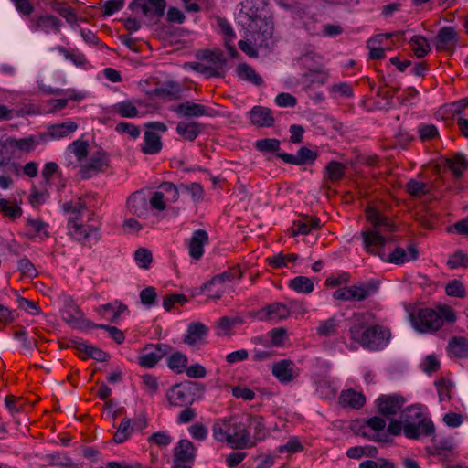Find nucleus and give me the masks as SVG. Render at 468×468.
I'll return each instance as SVG.
<instances>
[{
    "mask_svg": "<svg viewBox=\"0 0 468 468\" xmlns=\"http://www.w3.org/2000/svg\"><path fill=\"white\" fill-rule=\"evenodd\" d=\"M265 5H259L258 0H245L241 3L239 18L251 32L261 33L264 37H271L272 27L262 15Z\"/></svg>",
    "mask_w": 468,
    "mask_h": 468,
    "instance_id": "4",
    "label": "nucleus"
},
{
    "mask_svg": "<svg viewBox=\"0 0 468 468\" xmlns=\"http://www.w3.org/2000/svg\"><path fill=\"white\" fill-rule=\"evenodd\" d=\"M202 125L197 122H178L176 126V132L185 140L194 141L197 135L201 133Z\"/></svg>",
    "mask_w": 468,
    "mask_h": 468,
    "instance_id": "28",
    "label": "nucleus"
},
{
    "mask_svg": "<svg viewBox=\"0 0 468 468\" xmlns=\"http://www.w3.org/2000/svg\"><path fill=\"white\" fill-rule=\"evenodd\" d=\"M446 293L449 296L463 298L465 296V288L463 284L457 280L449 282L445 288Z\"/></svg>",
    "mask_w": 468,
    "mask_h": 468,
    "instance_id": "64",
    "label": "nucleus"
},
{
    "mask_svg": "<svg viewBox=\"0 0 468 468\" xmlns=\"http://www.w3.org/2000/svg\"><path fill=\"white\" fill-rule=\"evenodd\" d=\"M110 165L108 155L102 150H96L80 164V176L83 179H88L93 176L103 173Z\"/></svg>",
    "mask_w": 468,
    "mask_h": 468,
    "instance_id": "6",
    "label": "nucleus"
},
{
    "mask_svg": "<svg viewBox=\"0 0 468 468\" xmlns=\"http://www.w3.org/2000/svg\"><path fill=\"white\" fill-rule=\"evenodd\" d=\"M218 27H220L222 33L225 35V46L229 52L231 57H235L238 52L235 47L232 45V41L235 37L234 31L231 26L225 19H218Z\"/></svg>",
    "mask_w": 468,
    "mask_h": 468,
    "instance_id": "38",
    "label": "nucleus"
},
{
    "mask_svg": "<svg viewBox=\"0 0 468 468\" xmlns=\"http://www.w3.org/2000/svg\"><path fill=\"white\" fill-rule=\"evenodd\" d=\"M196 458V448L188 440H181L174 450V468H190Z\"/></svg>",
    "mask_w": 468,
    "mask_h": 468,
    "instance_id": "9",
    "label": "nucleus"
},
{
    "mask_svg": "<svg viewBox=\"0 0 468 468\" xmlns=\"http://www.w3.org/2000/svg\"><path fill=\"white\" fill-rule=\"evenodd\" d=\"M187 365V357L181 353H175L168 358V367L173 370L181 372Z\"/></svg>",
    "mask_w": 468,
    "mask_h": 468,
    "instance_id": "60",
    "label": "nucleus"
},
{
    "mask_svg": "<svg viewBox=\"0 0 468 468\" xmlns=\"http://www.w3.org/2000/svg\"><path fill=\"white\" fill-rule=\"evenodd\" d=\"M136 265L144 270H148L153 262V254L147 248L141 247L133 254Z\"/></svg>",
    "mask_w": 468,
    "mask_h": 468,
    "instance_id": "46",
    "label": "nucleus"
},
{
    "mask_svg": "<svg viewBox=\"0 0 468 468\" xmlns=\"http://www.w3.org/2000/svg\"><path fill=\"white\" fill-rule=\"evenodd\" d=\"M68 149L76 156L80 165L88 157L89 144L85 141L76 140L69 145Z\"/></svg>",
    "mask_w": 468,
    "mask_h": 468,
    "instance_id": "47",
    "label": "nucleus"
},
{
    "mask_svg": "<svg viewBox=\"0 0 468 468\" xmlns=\"http://www.w3.org/2000/svg\"><path fill=\"white\" fill-rule=\"evenodd\" d=\"M289 286L295 292L301 293H310L314 290L312 280L305 276H298L291 280Z\"/></svg>",
    "mask_w": 468,
    "mask_h": 468,
    "instance_id": "45",
    "label": "nucleus"
},
{
    "mask_svg": "<svg viewBox=\"0 0 468 468\" xmlns=\"http://www.w3.org/2000/svg\"><path fill=\"white\" fill-rule=\"evenodd\" d=\"M339 321L335 316L330 317L324 321L320 322L316 331L320 336L329 337L335 335L337 332Z\"/></svg>",
    "mask_w": 468,
    "mask_h": 468,
    "instance_id": "41",
    "label": "nucleus"
},
{
    "mask_svg": "<svg viewBox=\"0 0 468 468\" xmlns=\"http://www.w3.org/2000/svg\"><path fill=\"white\" fill-rule=\"evenodd\" d=\"M242 276V272L240 269L239 268H233L231 270H229L227 271H224L220 274L215 275L210 281L204 283L201 286L202 290H210L212 286L218 285L216 293L210 294V299L218 300L221 298L222 293L224 292L223 290V283L226 282H232L235 279H240Z\"/></svg>",
    "mask_w": 468,
    "mask_h": 468,
    "instance_id": "13",
    "label": "nucleus"
},
{
    "mask_svg": "<svg viewBox=\"0 0 468 468\" xmlns=\"http://www.w3.org/2000/svg\"><path fill=\"white\" fill-rule=\"evenodd\" d=\"M271 372L282 383H290L297 377L295 364L290 359H282L274 363Z\"/></svg>",
    "mask_w": 468,
    "mask_h": 468,
    "instance_id": "18",
    "label": "nucleus"
},
{
    "mask_svg": "<svg viewBox=\"0 0 468 468\" xmlns=\"http://www.w3.org/2000/svg\"><path fill=\"white\" fill-rule=\"evenodd\" d=\"M127 206L131 213L138 217H145L148 213V202L142 193L132 194L127 200Z\"/></svg>",
    "mask_w": 468,
    "mask_h": 468,
    "instance_id": "24",
    "label": "nucleus"
},
{
    "mask_svg": "<svg viewBox=\"0 0 468 468\" xmlns=\"http://www.w3.org/2000/svg\"><path fill=\"white\" fill-rule=\"evenodd\" d=\"M49 464L59 468H78V464L73 460L63 453L56 452L48 455Z\"/></svg>",
    "mask_w": 468,
    "mask_h": 468,
    "instance_id": "44",
    "label": "nucleus"
},
{
    "mask_svg": "<svg viewBox=\"0 0 468 468\" xmlns=\"http://www.w3.org/2000/svg\"><path fill=\"white\" fill-rule=\"evenodd\" d=\"M458 42V36L452 27H443L439 31L433 41L437 50L452 51Z\"/></svg>",
    "mask_w": 468,
    "mask_h": 468,
    "instance_id": "17",
    "label": "nucleus"
},
{
    "mask_svg": "<svg viewBox=\"0 0 468 468\" xmlns=\"http://www.w3.org/2000/svg\"><path fill=\"white\" fill-rule=\"evenodd\" d=\"M27 226L29 231L26 235L29 239H33L36 236H38L41 239H47L49 236L47 230L48 224L41 219L27 218Z\"/></svg>",
    "mask_w": 468,
    "mask_h": 468,
    "instance_id": "31",
    "label": "nucleus"
},
{
    "mask_svg": "<svg viewBox=\"0 0 468 468\" xmlns=\"http://www.w3.org/2000/svg\"><path fill=\"white\" fill-rule=\"evenodd\" d=\"M404 403L405 399L403 397L399 395H381L376 400L378 412L384 416H392L397 414Z\"/></svg>",
    "mask_w": 468,
    "mask_h": 468,
    "instance_id": "15",
    "label": "nucleus"
},
{
    "mask_svg": "<svg viewBox=\"0 0 468 468\" xmlns=\"http://www.w3.org/2000/svg\"><path fill=\"white\" fill-rule=\"evenodd\" d=\"M444 166L450 169L453 176L458 178L463 175V172L468 167V161L463 154H456L452 159L444 161Z\"/></svg>",
    "mask_w": 468,
    "mask_h": 468,
    "instance_id": "36",
    "label": "nucleus"
},
{
    "mask_svg": "<svg viewBox=\"0 0 468 468\" xmlns=\"http://www.w3.org/2000/svg\"><path fill=\"white\" fill-rule=\"evenodd\" d=\"M250 425L253 428L254 435L251 440L255 441L256 443L258 441H261L266 438L267 431L265 428V425L263 423V420L260 416L250 417Z\"/></svg>",
    "mask_w": 468,
    "mask_h": 468,
    "instance_id": "49",
    "label": "nucleus"
},
{
    "mask_svg": "<svg viewBox=\"0 0 468 468\" xmlns=\"http://www.w3.org/2000/svg\"><path fill=\"white\" fill-rule=\"evenodd\" d=\"M404 434L409 439L417 440L421 436H429L434 432V425L431 420L425 417L420 421L409 423L403 429Z\"/></svg>",
    "mask_w": 468,
    "mask_h": 468,
    "instance_id": "19",
    "label": "nucleus"
},
{
    "mask_svg": "<svg viewBox=\"0 0 468 468\" xmlns=\"http://www.w3.org/2000/svg\"><path fill=\"white\" fill-rule=\"evenodd\" d=\"M373 291L371 286L359 282L335 291L333 296L336 300L361 302L366 300Z\"/></svg>",
    "mask_w": 468,
    "mask_h": 468,
    "instance_id": "10",
    "label": "nucleus"
},
{
    "mask_svg": "<svg viewBox=\"0 0 468 468\" xmlns=\"http://www.w3.org/2000/svg\"><path fill=\"white\" fill-rule=\"evenodd\" d=\"M243 323L240 316H224L218 321V335H229L230 331L239 324Z\"/></svg>",
    "mask_w": 468,
    "mask_h": 468,
    "instance_id": "39",
    "label": "nucleus"
},
{
    "mask_svg": "<svg viewBox=\"0 0 468 468\" xmlns=\"http://www.w3.org/2000/svg\"><path fill=\"white\" fill-rule=\"evenodd\" d=\"M198 390L197 382L186 381L175 385L167 392L169 403L175 407H184L192 404L195 400L194 395Z\"/></svg>",
    "mask_w": 468,
    "mask_h": 468,
    "instance_id": "7",
    "label": "nucleus"
},
{
    "mask_svg": "<svg viewBox=\"0 0 468 468\" xmlns=\"http://www.w3.org/2000/svg\"><path fill=\"white\" fill-rule=\"evenodd\" d=\"M132 10H140L143 16L149 18H160L166 7L165 0H133L130 3Z\"/></svg>",
    "mask_w": 468,
    "mask_h": 468,
    "instance_id": "12",
    "label": "nucleus"
},
{
    "mask_svg": "<svg viewBox=\"0 0 468 468\" xmlns=\"http://www.w3.org/2000/svg\"><path fill=\"white\" fill-rule=\"evenodd\" d=\"M366 217L370 223V228L362 231L361 237L367 252L396 265L404 264L417 259L418 250L413 246H410L408 250L397 247L387 256L382 248L390 239L388 233L396 229L393 221L371 207L367 208Z\"/></svg>",
    "mask_w": 468,
    "mask_h": 468,
    "instance_id": "1",
    "label": "nucleus"
},
{
    "mask_svg": "<svg viewBox=\"0 0 468 468\" xmlns=\"http://www.w3.org/2000/svg\"><path fill=\"white\" fill-rule=\"evenodd\" d=\"M77 128L78 125L74 122H66L62 123L53 124L48 127V134L54 139L61 138L75 132Z\"/></svg>",
    "mask_w": 468,
    "mask_h": 468,
    "instance_id": "37",
    "label": "nucleus"
},
{
    "mask_svg": "<svg viewBox=\"0 0 468 468\" xmlns=\"http://www.w3.org/2000/svg\"><path fill=\"white\" fill-rule=\"evenodd\" d=\"M365 402L366 397L361 392H356L354 389L342 391L339 397V403L345 408L360 409Z\"/></svg>",
    "mask_w": 468,
    "mask_h": 468,
    "instance_id": "25",
    "label": "nucleus"
},
{
    "mask_svg": "<svg viewBox=\"0 0 468 468\" xmlns=\"http://www.w3.org/2000/svg\"><path fill=\"white\" fill-rule=\"evenodd\" d=\"M181 88L175 82H166L154 90V94L162 99L178 100L181 98Z\"/></svg>",
    "mask_w": 468,
    "mask_h": 468,
    "instance_id": "32",
    "label": "nucleus"
},
{
    "mask_svg": "<svg viewBox=\"0 0 468 468\" xmlns=\"http://www.w3.org/2000/svg\"><path fill=\"white\" fill-rule=\"evenodd\" d=\"M69 233L75 239L90 244L99 239V229L97 227L83 225L77 221V218H69L68 221Z\"/></svg>",
    "mask_w": 468,
    "mask_h": 468,
    "instance_id": "8",
    "label": "nucleus"
},
{
    "mask_svg": "<svg viewBox=\"0 0 468 468\" xmlns=\"http://www.w3.org/2000/svg\"><path fill=\"white\" fill-rule=\"evenodd\" d=\"M346 165L337 161H331L325 166L324 178L330 182L341 180L346 174Z\"/></svg>",
    "mask_w": 468,
    "mask_h": 468,
    "instance_id": "34",
    "label": "nucleus"
},
{
    "mask_svg": "<svg viewBox=\"0 0 468 468\" xmlns=\"http://www.w3.org/2000/svg\"><path fill=\"white\" fill-rule=\"evenodd\" d=\"M286 336V330L284 328H275L270 331L267 335L268 342L265 346H282Z\"/></svg>",
    "mask_w": 468,
    "mask_h": 468,
    "instance_id": "52",
    "label": "nucleus"
},
{
    "mask_svg": "<svg viewBox=\"0 0 468 468\" xmlns=\"http://www.w3.org/2000/svg\"><path fill=\"white\" fill-rule=\"evenodd\" d=\"M131 420L124 419L120 423L117 431L114 434V441L117 443H122L128 439L132 432V428L130 426Z\"/></svg>",
    "mask_w": 468,
    "mask_h": 468,
    "instance_id": "54",
    "label": "nucleus"
},
{
    "mask_svg": "<svg viewBox=\"0 0 468 468\" xmlns=\"http://www.w3.org/2000/svg\"><path fill=\"white\" fill-rule=\"evenodd\" d=\"M5 141L7 143V145L9 146L10 150H12L13 154L16 149L23 151V152H30L38 144L37 140L33 136H29L27 138H21V139H16V138L11 137Z\"/></svg>",
    "mask_w": 468,
    "mask_h": 468,
    "instance_id": "30",
    "label": "nucleus"
},
{
    "mask_svg": "<svg viewBox=\"0 0 468 468\" xmlns=\"http://www.w3.org/2000/svg\"><path fill=\"white\" fill-rule=\"evenodd\" d=\"M53 8L57 13L63 16L68 23L73 24L76 22V14L73 12V9L69 6L64 4L56 3Z\"/></svg>",
    "mask_w": 468,
    "mask_h": 468,
    "instance_id": "63",
    "label": "nucleus"
},
{
    "mask_svg": "<svg viewBox=\"0 0 468 468\" xmlns=\"http://www.w3.org/2000/svg\"><path fill=\"white\" fill-rule=\"evenodd\" d=\"M435 385L437 387L438 395L440 400L442 401L446 399H450L451 388H452V383L447 380L444 378H441L437 381H435Z\"/></svg>",
    "mask_w": 468,
    "mask_h": 468,
    "instance_id": "62",
    "label": "nucleus"
},
{
    "mask_svg": "<svg viewBox=\"0 0 468 468\" xmlns=\"http://www.w3.org/2000/svg\"><path fill=\"white\" fill-rule=\"evenodd\" d=\"M188 66L193 70L202 73L207 77H224L226 71L206 64L205 62H190Z\"/></svg>",
    "mask_w": 468,
    "mask_h": 468,
    "instance_id": "42",
    "label": "nucleus"
},
{
    "mask_svg": "<svg viewBox=\"0 0 468 468\" xmlns=\"http://www.w3.org/2000/svg\"><path fill=\"white\" fill-rule=\"evenodd\" d=\"M410 46L411 49L414 51L418 58L426 56L431 50L428 40L421 36H414L410 39Z\"/></svg>",
    "mask_w": 468,
    "mask_h": 468,
    "instance_id": "48",
    "label": "nucleus"
},
{
    "mask_svg": "<svg viewBox=\"0 0 468 468\" xmlns=\"http://www.w3.org/2000/svg\"><path fill=\"white\" fill-rule=\"evenodd\" d=\"M187 302V297L184 294H169L163 300V307L169 312L175 308L176 304L184 305Z\"/></svg>",
    "mask_w": 468,
    "mask_h": 468,
    "instance_id": "55",
    "label": "nucleus"
},
{
    "mask_svg": "<svg viewBox=\"0 0 468 468\" xmlns=\"http://www.w3.org/2000/svg\"><path fill=\"white\" fill-rule=\"evenodd\" d=\"M260 321L279 322L290 315L289 307L281 303L267 305L254 314Z\"/></svg>",
    "mask_w": 468,
    "mask_h": 468,
    "instance_id": "14",
    "label": "nucleus"
},
{
    "mask_svg": "<svg viewBox=\"0 0 468 468\" xmlns=\"http://www.w3.org/2000/svg\"><path fill=\"white\" fill-rule=\"evenodd\" d=\"M159 188L164 193V196L166 194L165 201L167 202H176L179 197V186H176L173 183L165 182L160 185Z\"/></svg>",
    "mask_w": 468,
    "mask_h": 468,
    "instance_id": "57",
    "label": "nucleus"
},
{
    "mask_svg": "<svg viewBox=\"0 0 468 468\" xmlns=\"http://www.w3.org/2000/svg\"><path fill=\"white\" fill-rule=\"evenodd\" d=\"M422 418H424V416L420 407L419 406L408 407L400 413V419L401 421L403 422V428L407 426L409 423L420 421V419Z\"/></svg>",
    "mask_w": 468,
    "mask_h": 468,
    "instance_id": "43",
    "label": "nucleus"
},
{
    "mask_svg": "<svg viewBox=\"0 0 468 468\" xmlns=\"http://www.w3.org/2000/svg\"><path fill=\"white\" fill-rule=\"evenodd\" d=\"M303 450V446L300 440L293 436L289 438L287 442L284 445H281L278 447V452L280 453H288L293 454Z\"/></svg>",
    "mask_w": 468,
    "mask_h": 468,
    "instance_id": "51",
    "label": "nucleus"
},
{
    "mask_svg": "<svg viewBox=\"0 0 468 468\" xmlns=\"http://www.w3.org/2000/svg\"><path fill=\"white\" fill-rule=\"evenodd\" d=\"M208 242V235L204 229H197L193 232L188 242L190 256L195 260H199L204 253V245Z\"/></svg>",
    "mask_w": 468,
    "mask_h": 468,
    "instance_id": "22",
    "label": "nucleus"
},
{
    "mask_svg": "<svg viewBox=\"0 0 468 468\" xmlns=\"http://www.w3.org/2000/svg\"><path fill=\"white\" fill-rule=\"evenodd\" d=\"M197 57L201 62L211 65L217 69L226 70L227 60L223 53L219 50H200L197 52Z\"/></svg>",
    "mask_w": 468,
    "mask_h": 468,
    "instance_id": "23",
    "label": "nucleus"
},
{
    "mask_svg": "<svg viewBox=\"0 0 468 468\" xmlns=\"http://www.w3.org/2000/svg\"><path fill=\"white\" fill-rule=\"evenodd\" d=\"M406 189L411 196L420 197L429 194L431 186L426 183L410 179L406 185Z\"/></svg>",
    "mask_w": 468,
    "mask_h": 468,
    "instance_id": "50",
    "label": "nucleus"
},
{
    "mask_svg": "<svg viewBox=\"0 0 468 468\" xmlns=\"http://www.w3.org/2000/svg\"><path fill=\"white\" fill-rule=\"evenodd\" d=\"M62 317L68 324L74 328L83 329L94 325V324L84 318V314L72 300L66 301L62 311Z\"/></svg>",
    "mask_w": 468,
    "mask_h": 468,
    "instance_id": "11",
    "label": "nucleus"
},
{
    "mask_svg": "<svg viewBox=\"0 0 468 468\" xmlns=\"http://www.w3.org/2000/svg\"><path fill=\"white\" fill-rule=\"evenodd\" d=\"M171 347L168 345L157 344L153 346H147L144 353L139 357V364L144 367H153L164 357Z\"/></svg>",
    "mask_w": 468,
    "mask_h": 468,
    "instance_id": "16",
    "label": "nucleus"
},
{
    "mask_svg": "<svg viewBox=\"0 0 468 468\" xmlns=\"http://www.w3.org/2000/svg\"><path fill=\"white\" fill-rule=\"evenodd\" d=\"M207 333V328L199 322L189 324L184 342L187 345H195L200 341Z\"/></svg>",
    "mask_w": 468,
    "mask_h": 468,
    "instance_id": "29",
    "label": "nucleus"
},
{
    "mask_svg": "<svg viewBox=\"0 0 468 468\" xmlns=\"http://www.w3.org/2000/svg\"><path fill=\"white\" fill-rule=\"evenodd\" d=\"M448 350L456 357L468 356V341L464 337H452L448 344Z\"/></svg>",
    "mask_w": 468,
    "mask_h": 468,
    "instance_id": "33",
    "label": "nucleus"
},
{
    "mask_svg": "<svg viewBox=\"0 0 468 468\" xmlns=\"http://www.w3.org/2000/svg\"><path fill=\"white\" fill-rule=\"evenodd\" d=\"M115 112L122 117L133 118L138 115L136 107L128 101H122L115 105Z\"/></svg>",
    "mask_w": 468,
    "mask_h": 468,
    "instance_id": "56",
    "label": "nucleus"
},
{
    "mask_svg": "<svg viewBox=\"0 0 468 468\" xmlns=\"http://www.w3.org/2000/svg\"><path fill=\"white\" fill-rule=\"evenodd\" d=\"M250 120L254 124L259 126L270 127L274 123V118L271 115V111L261 106H255L250 111Z\"/></svg>",
    "mask_w": 468,
    "mask_h": 468,
    "instance_id": "26",
    "label": "nucleus"
},
{
    "mask_svg": "<svg viewBox=\"0 0 468 468\" xmlns=\"http://www.w3.org/2000/svg\"><path fill=\"white\" fill-rule=\"evenodd\" d=\"M303 78L309 83H319L324 84L327 78V72L324 69L323 64H319L314 69H310L307 72L303 74Z\"/></svg>",
    "mask_w": 468,
    "mask_h": 468,
    "instance_id": "40",
    "label": "nucleus"
},
{
    "mask_svg": "<svg viewBox=\"0 0 468 468\" xmlns=\"http://www.w3.org/2000/svg\"><path fill=\"white\" fill-rule=\"evenodd\" d=\"M22 398H16L13 395H9L5 397V407L10 412L11 415H15L16 413H19L24 410L25 403L22 402Z\"/></svg>",
    "mask_w": 468,
    "mask_h": 468,
    "instance_id": "59",
    "label": "nucleus"
},
{
    "mask_svg": "<svg viewBox=\"0 0 468 468\" xmlns=\"http://www.w3.org/2000/svg\"><path fill=\"white\" fill-rule=\"evenodd\" d=\"M213 437L219 442H226L233 449H246L256 445L251 440L247 424L236 417L219 419L213 424Z\"/></svg>",
    "mask_w": 468,
    "mask_h": 468,
    "instance_id": "2",
    "label": "nucleus"
},
{
    "mask_svg": "<svg viewBox=\"0 0 468 468\" xmlns=\"http://www.w3.org/2000/svg\"><path fill=\"white\" fill-rule=\"evenodd\" d=\"M162 142L160 136L154 131L144 133V144L141 150L146 154H154L160 152Z\"/></svg>",
    "mask_w": 468,
    "mask_h": 468,
    "instance_id": "27",
    "label": "nucleus"
},
{
    "mask_svg": "<svg viewBox=\"0 0 468 468\" xmlns=\"http://www.w3.org/2000/svg\"><path fill=\"white\" fill-rule=\"evenodd\" d=\"M179 188L183 192L189 193L194 201H200L203 198V187L198 183H191L189 185L181 184Z\"/></svg>",
    "mask_w": 468,
    "mask_h": 468,
    "instance_id": "58",
    "label": "nucleus"
},
{
    "mask_svg": "<svg viewBox=\"0 0 468 468\" xmlns=\"http://www.w3.org/2000/svg\"><path fill=\"white\" fill-rule=\"evenodd\" d=\"M238 76L254 85L260 86L262 83L261 77L256 70L247 63H240L237 68Z\"/></svg>",
    "mask_w": 468,
    "mask_h": 468,
    "instance_id": "35",
    "label": "nucleus"
},
{
    "mask_svg": "<svg viewBox=\"0 0 468 468\" xmlns=\"http://www.w3.org/2000/svg\"><path fill=\"white\" fill-rule=\"evenodd\" d=\"M447 264L451 269H455L459 267H467L468 266V255L464 252L458 250L453 253L448 260Z\"/></svg>",
    "mask_w": 468,
    "mask_h": 468,
    "instance_id": "61",
    "label": "nucleus"
},
{
    "mask_svg": "<svg viewBox=\"0 0 468 468\" xmlns=\"http://www.w3.org/2000/svg\"><path fill=\"white\" fill-rule=\"evenodd\" d=\"M413 327L420 333H433L443 326L445 323H454L456 314L453 309L445 304L436 308H422L410 314Z\"/></svg>",
    "mask_w": 468,
    "mask_h": 468,
    "instance_id": "3",
    "label": "nucleus"
},
{
    "mask_svg": "<svg viewBox=\"0 0 468 468\" xmlns=\"http://www.w3.org/2000/svg\"><path fill=\"white\" fill-rule=\"evenodd\" d=\"M350 336L353 340L359 343L364 348L369 350H379L388 346L391 333L388 328L382 325H373L361 333L359 325H354L349 329Z\"/></svg>",
    "mask_w": 468,
    "mask_h": 468,
    "instance_id": "5",
    "label": "nucleus"
},
{
    "mask_svg": "<svg viewBox=\"0 0 468 468\" xmlns=\"http://www.w3.org/2000/svg\"><path fill=\"white\" fill-rule=\"evenodd\" d=\"M1 211L10 218H17L22 215V209L19 206L11 204L6 199H0Z\"/></svg>",
    "mask_w": 468,
    "mask_h": 468,
    "instance_id": "53",
    "label": "nucleus"
},
{
    "mask_svg": "<svg viewBox=\"0 0 468 468\" xmlns=\"http://www.w3.org/2000/svg\"><path fill=\"white\" fill-rule=\"evenodd\" d=\"M62 23L56 16L46 15L39 16L30 19V28L32 31H43L49 33L54 31L55 33L59 32Z\"/></svg>",
    "mask_w": 468,
    "mask_h": 468,
    "instance_id": "20",
    "label": "nucleus"
},
{
    "mask_svg": "<svg viewBox=\"0 0 468 468\" xmlns=\"http://www.w3.org/2000/svg\"><path fill=\"white\" fill-rule=\"evenodd\" d=\"M170 109L178 116L185 118L200 117L208 114L207 109L204 105L190 101L173 105Z\"/></svg>",
    "mask_w": 468,
    "mask_h": 468,
    "instance_id": "21",
    "label": "nucleus"
}]
</instances>
